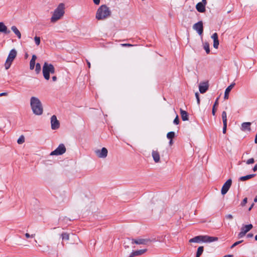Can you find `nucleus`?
Instances as JSON below:
<instances>
[{"label": "nucleus", "instance_id": "f257e3e1", "mask_svg": "<svg viewBox=\"0 0 257 257\" xmlns=\"http://www.w3.org/2000/svg\"><path fill=\"white\" fill-rule=\"evenodd\" d=\"M30 105L33 112L37 115H41L43 112V108L40 100L36 97L33 96L30 99Z\"/></svg>", "mask_w": 257, "mask_h": 257}, {"label": "nucleus", "instance_id": "f03ea898", "mask_svg": "<svg viewBox=\"0 0 257 257\" xmlns=\"http://www.w3.org/2000/svg\"><path fill=\"white\" fill-rule=\"evenodd\" d=\"M64 13L65 5L63 3H60L54 10L52 16L51 18V22L52 23L56 22L63 17Z\"/></svg>", "mask_w": 257, "mask_h": 257}, {"label": "nucleus", "instance_id": "7ed1b4c3", "mask_svg": "<svg viewBox=\"0 0 257 257\" xmlns=\"http://www.w3.org/2000/svg\"><path fill=\"white\" fill-rule=\"evenodd\" d=\"M218 240L217 237L209 236L208 235H198L189 239V242H211Z\"/></svg>", "mask_w": 257, "mask_h": 257}, {"label": "nucleus", "instance_id": "20e7f679", "mask_svg": "<svg viewBox=\"0 0 257 257\" xmlns=\"http://www.w3.org/2000/svg\"><path fill=\"white\" fill-rule=\"evenodd\" d=\"M110 15V11L109 8L106 5H102L98 9L96 14V18L98 20H103Z\"/></svg>", "mask_w": 257, "mask_h": 257}, {"label": "nucleus", "instance_id": "39448f33", "mask_svg": "<svg viewBox=\"0 0 257 257\" xmlns=\"http://www.w3.org/2000/svg\"><path fill=\"white\" fill-rule=\"evenodd\" d=\"M42 72L44 78L48 80L50 79V74L55 73V68L52 64L45 62L43 66Z\"/></svg>", "mask_w": 257, "mask_h": 257}, {"label": "nucleus", "instance_id": "423d86ee", "mask_svg": "<svg viewBox=\"0 0 257 257\" xmlns=\"http://www.w3.org/2000/svg\"><path fill=\"white\" fill-rule=\"evenodd\" d=\"M17 52L15 49H13L10 51L8 56V58L5 63V67L6 70H8V69L10 68L12 62L17 57Z\"/></svg>", "mask_w": 257, "mask_h": 257}, {"label": "nucleus", "instance_id": "0eeeda50", "mask_svg": "<svg viewBox=\"0 0 257 257\" xmlns=\"http://www.w3.org/2000/svg\"><path fill=\"white\" fill-rule=\"evenodd\" d=\"M66 152V148L64 144H61L59 145L58 147L54 151H52L50 155L54 156V155H61L65 153Z\"/></svg>", "mask_w": 257, "mask_h": 257}, {"label": "nucleus", "instance_id": "6e6552de", "mask_svg": "<svg viewBox=\"0 0 257 257\" xmlns=\"http://www.w3.org/2000/svg\"><path fill=\"white\" fill-rule=\"evenodd\" d=\"M232 184V180L231 179H228L223 185L221 193L222 195H225L229 190Z\"/></svg>", "mask_w": 257, "mask_h": 257}, {"label": "nucleus", "instance_id": "1a4fd4ad", "mask_svg": "<svg viewBox=\"0 0 257 257\" xmlns=\"http://www.w3.org/2000/svg\"><path fill=\"white\" fill-rule=\"evenodd\" d=\"M96 155L99 158H105L107 156L108 151L106 148H102L101 150L94 151Z\"/></svg>", "mask_w": 257, "mask_h": 257}, {"label": "nucleus", "instance_id": "9d476101", "mask_svg": "<svg viewBox=\"0 0 257 257\" xmlns=\"http://www.w3.org/2000/svg\"><path fill=\"white\" fill-rule=\"evenodd\" d=\"M51 125L52 130H57L60 127V123L56 116L53 115L51 118Z\"/></svg>", "mask_w": 257, "mask_h": 257}, {"label": "nucleus", "instance_id": "9b49d317", "mask_svg": "<svg viewBox=\"0 0 257 257\" xmlns=\"http://www.w3.org/2000/svg\"><path fill=\"white\" fill-rule=\"evenodd\" d=\"M193 29L196 30L199 35H202L203 31V23L202 21H199L195 24L193 26Z\"/></svg>", "mask_w": 257, "mask_h": 257}, {"label": "nucleus", "instance_id": "f8f14e48", "mask_svg": "<svg viewBox=\"0 0 257 257\" xmlns=\"http://www.w3.org/2000/svg\"><path fill=\"white\" fill-rule=\"evenodd\" d=\"M131 241L132 244H135L137 245L145 244V239L143 238H137L128 239Z\"/></svg>", "mask_w": 257, "mask_h": 257}, {"label": "nucleus", "instance_id": "ddd939ff", "mask_svg": "<svg viewBox=\"0 0 257 257\" xmlns=\"http://www.w3.org/2000/svg\"><path fill=\"white\" fill-rule=\"evenodd\" d=\"M208 89V84L207 82H202L199 84V89L201 93H205Z\"/></svg>", "mask_w": 257, "mask_h": 257}, {"label": "nucleus", "instance_id": "4468645a", "mask_svg": "<svg viewBox=\"0 0 257 257\" xmlns=\"http://www.w3.org/2000/svg\"><path fill=\"white\" fill-rule=\"evenodd\" d=\"M152 156L155 163H158L160 162V156L159 153L157 151H153Z\"/></svg>", "mask_w": 257, "mask_h": 257}, {"label": "nucleus", "instance_id": "2eb2a0df", "mask_svg": "<svg viewBox=\"0 0 257 257\" xmlns=\"http://www.w3.org/2000/svg\"><path fill=\"white\" fill-rule=\"evenodd\" d=\"M145 253V249H141L132 252L128 257L140 256Z\"/></svg>", "mask_w": 257, "mask_h": 257}, {"label": "nucleus", "instance_id": "dca6fc26", "mask_svg": "<svg viewBox=\"0 0 257 257\" xmlns=\"http://www.w3.org/2000/svg\"><path fill=\"white\" fill-rule=\"evenodd\" d=\"M211 38L213 40V47L215 49H217L219 46V41L218 39V35L216 33H214Z\"/></svg>", "mask_w": 257, "mask_h": 257}, {"label": "nucleus", "instance_id": "f3484780", "mask_svg": "<svg viewBox=\"0 0 257 257\" xmlns=\"http://www.w3.org/2000/svg\"><path fill=\"white\" fill-rule=\"evenodd\" d=\"M235 85V83H231L229 86H228L225 89L224 92V98L225 99H227L229 97V93L231 91V90L233 88L234 86Z\"/></svg>", "mask_w": 257, "mask_h": 257}, {"label": "nucleus", "instance_id": "a211bd4d", "mask_svg": "<svg viewBox=\"0 0 257 257\" xmlns=\"http://www.w3.org/2000/svg\"><path fill=\"white\" fill-rule=\"evenodd\" d=\"M0 32L6 34H9L10 31L8 30V28L3 22H0Z\"/></svg>", "mask_w": 257, "mask_h": 257}, {"label": "nucleus", "instance_id": "6ab92c4d", "mask_svg": "<svg viewBox=\"0 0 257 257\" xmlns=\"http://www.w3.org/2000/svg\"><path fill=\"white\" fill-rule=\"evenodd\" d=\"M250 125H251V122H243L241 124V130L242 131H250V130H251Z\"/></svg>", "mask_w": 257, "mask_h": 257}, {"label": "nucleus", "instance_id": "aec40b11", "mask_svg": "<svg viewBox=\"0 0 257 257\" xmlns=\"http://www.w3.org/2000/svg\"><path fill=\"white\" fill-rule=\"evenodd\" d=\"M252 227L253 226L251 224H249L247 225H243L241 228L240 231L246 234L249 230H250L252 228Z\"/></svg>", "mask_w": 257, "mask_h": 257}, {"label": "nucleus", "instance_id": "412c9836", "mask_svg": "<svg viewBox=\"0 0 257 257\" xmlns=\"http://www.w3.org/2000/svg\"><path fill=\"white\" fill-rule=\"evenodd\" d=\"M205 4L202 3H198L196 6V8L199 12L203 13L205 11Z\"/></svg>", "mask_w": 257, "mask_h": 257}, {"label": "nucleus", "instance_id": "4be33fe9", "mask_svg": "<svg viewBox=\"0 0 257 257\" xmlns=\"http://www.w3.org/2000/svg\"><path fill=\"white\" fill-rule=\"evenodd\" d=\"M180 113L182 120L183 121H186L188 120V114L187 111L183 110L182 109H180Z\"/></svg>", "mask_w": 257, "mask_h": 257}, {"label": "nucleus", "instance_id": "5701e85b", "mask_svg": "<svg viewBox=\"0 0 257 257\" xmlns=\"http://www.w3.org/2000/svg\"><path fill=\"white\" fill-rule=\"evenodd\" d=\"M11 29L12 31L17 36L18 38L21 39V34L17 28L16 26H13L11 27Z\"/></svg>", "mask_w": 257, "mask_h": 257}, {"label": "nucleus", "instance_id": "b1692460", "mask_svg": "<svg viewBox=\"0 0 257 257\" xmlns=\"http://www.w3.org/2000/svg\"><path fill=\"white\" fill-rule=\"evenodd\" d=\"M255 175V174H250L245 176H242L239 178V180L241 181H244L253 178Z\"/></svg>", "mask_w": 257, "mask_h": 257}, {"label": "nucleus", "instance_id": "393cba45", "mask_svg": "<svg viewBox=\"0 0 257 257\" xmlns=\"http://www.w3.org/2000/svg\"><path fill=\"white\" fill-rule=\"evenodd\" d=\"M157 241V239L156 238H147L146 239V245H149L151 244L152 242H155Z\"/></svg>", "mask_w": 257, "mask_h": 257}, {"label": "nucleus", "instance_id": "a878e982", "mask_svg": "<svg viewBox=\"0 0 257 257\" xmlns=\"http://www.w3.org/2000/svg\"><path fill=\"white\" fill-rule=\"evenodd\" d=\"M203 250H204L203 246H199L197 249L196 257H199L203 253Z\"/></svg>", "mask_w": 257, "mask_h": 257}, {"label": "nucleus", "instance_id": "bb28decb", "mask_svg": "<svg viewBox=\"0 0 257 257\" xmlns=\"http://www.w3.org/2000/svg\"><path fill=\"white\" fill-rule=\"evenodd\" d=\"M63 241L68 240L69 239V235L68 233L64 232L61 235Z\"/></svg>", "mask_w": 257, "mask_h": 257}, {"label": "nucleus", "instance_id": "cd10ccee", "mask_svg": "<svg viewBox=\"0 0 257 257\" xmlns=\"http://www.w3.org/2000/svg\"><path fill=\"white\" fill-rule=\"evenodd\" d=\"M203 47L206 52L208 54L210 52L209 44L208 42H205L203 44Z\"/></svg>", "mask_w": 257, "mask_h": 257}, {"label": "nucleus", "instance_id": "c85d7f7f", "mask_svg": "<svg viewBox=\"0 0 257 257\" xmlns=\"http://www.w3.org/2000/svg\"><path fill=\"white\" fill-rule=\"evenodd\" d=\"M221 116L223 121V123H227V114L226 112L225 111H223L222 112Z\"/></svg>", "mask_w": 257, "mask_h": 257}, {"label": "nucleus", "instance_id": "c756f323", "mask_svg": "<svg viewBox=\"0 0 257 257\" xmlns=\"http://www.w3.org/2000/svg\"><path fill=\"white\" fill-rule=\"evenodd\" d=\"M175 136V134L174 132H170L167 134V138L169 140H173Z\"/></svg>", "mask_w": 257, "mask_h": 257}, {"label": "nucleus", "instance_id": "7c9ffc66", "mask_svg": "<svg viewBox=\"0 0 257 257\" xmlns=\"http://www.w3.org/2000/svg\"><path fill=\"white\" fill-rule=\"evenodd\" d=\"M25 142V137L24 136L22 135L20 137V138L18 139L17 141V143L19 144H22Z\"/></svg>", "mask_w": 257, "mask_h": 257}, {"label": "nucleus", "instance_id": "2f4dec72", "mask_svg": "<svg viewBox=\"0 0 257 257\" xmlns=\"http://www.w3.org/2000/svg\"><path fill=\"white\" fill-rule=\"evenodd\" d=\"M41 69V65L40 63H37L36 64V68H35V71L38 74L40 73Z\"/></svg>", "mask_w": 257, "mask_h": 257}, {"label": "nucleus", "instance_id": "473e14b6", "mask_svg": "<svg viewBox=\"0 0 257 257\" xmlns=\"http://www.w3.org/2000/svg\"><path fill=\"white\" fill-rule=\"evenodd\" d=\"M243 162H245V163L247 165H250L254 163V160L253 158H250L246 161H243Z\"/></svg>", "mask_w": 257, "mask_h": 257}, {"label": "nucleus", "instance_id": "72a5a7b5", "mask_svg": "<svg viewBox=\"0 0 257 257\" xmlns=\"http://www.w3.org/2000/svg\"><path fill=\"white\" fill-rule=\"evenodd\" d=\"M34 41L36 44L39 46L40 44V38L39 37L35 36L34 37Z\"/></svg>", "mask_w": 257, "mask_h": 257}, {"label": "nucleus", "instance_id": "f704fd0d", "mask_svg": "<svg viewBox=\"0 0 257 257\" xmlns=\"http://www.w3.org/2000/svg\"><path fill=\"white\" fill-rule=\"evenodd\" d=\"M243 242V240L237 241L235 242H234L230 247L231 248H234L236 245H238L239 244L242 243Z\"/></svg>", "mask_w": 257, "mask_h": 257}, {"label": "nucleus", "instance_id": "c9c22d12", "mask_svg": "<svg viewBox=\"0 0 257 257\" xmlns=\"http://www.w3.org/2000/svg\"><path fill=\"white\" fill-rule=\"evenodd\" d=\"M35 62L31 60L30 63V69L31 70L34 69V67H35Z\"/></svg>", "mask_w": 257, "mask_h": 257}, {"label": "nucleus", "instance_id": "e433bc0d", "mask_svg": "<svg viewBox=\"0 0 257 257\" xmlns=\"http://www.w3.org/2000/svg\"><path fill=\"white\" fill-rule=\"evenodd\" d=\"M246 234L243 232H242L241 231H240V232L238 233V235H237V237L238 238H242L243 237H244L245 236Z\"/></svg>", "mask_w": 257, "mask_h": 257}, {"label": "nucleus", "instance_id": "4c0bfd02", "mask_svg": "<svg viewBox=\"0 0 257 257\" xmlns=\"http://www.w3.org/2000/svg\"><path fill=\"white\" fill-rule=\"evenodd\" d=\"M173 122L175 124H179V117H178V116L177 115H176L175 118L174 119Z\"/></svg>", "mask_w": 257, "mask_h": 257}, {"label": "nucleus", "instance_id": "58836bf2", "mask_svg": "<svg viewBox=\"0 0 257 257\" xmlns=\"http://www.w3.org/2000/svg\"><path fill=\"white\" fill-rule=\"evenodd\" d=\"M247 198H244L243 199V200H242V202L241 203V205L242 206H244L245 205V204L247 203Z\"/></svg>", "mask_w": 257, "mask_h": 257}, {"label": "nucleus", "instance_id": "ea45409f", "mask_svg": "<svg viewBox=\"0 0 257 257\" xmlns=\"http://www.w3.org/2000/svg\"><path fill=\"white\" fill-rule=\"evenodd\" d=\"M195 97L196 98L198 104H200V99H199L198 92L195 93Z\"/></svg>", "mask_w": 257, "mask_h": 257}, {"label": "nucleus", "instance_id": "a19ab883", "mask_svg": "<svg viewBox=\"0 0 257 257\" xmlns=\"http://www.w3.org/2000/svg\"><path fill=\"white\" fill-rule=\"evenodd\" d=\"M223 130L222 132L223 134H225L226 132V128H227V123H223Z\"/></svg>", "mask_w": 257, "mask_h": 257}, {"label": "nucleus", "instance_id": "79ce46f5", "mask_svg": "<svg viewBox=\"0 0 257 257\" xmlns=\"http://www.w3.org/2000/svg\"><path fill=\"white\" fill-rule=\"evenodd\" d=\"M35 234H32V235H30L29 233H26L25 234V236L27 237V238H29L30 237H34L35 236Z\"/></svg>", "mask_w": 257, "mask_h": 257}, {"label": "nucleus", "instance_id": "37998d69", "mask_svg": "<svg viewBox=\"0 0 257 257\" xmlns=\"http://www.w3.org/2000/svg\"><path fill=\"white\" fill-rule=\"evenodd\" d=\"M225 217L228 219H232L233 216L231 214H227L225 216Z\"/></svg>", "mask_w": 257, "mask_h": 257}, {"label": "nucleus", "instance_id": "c03bdc74", "mask_svg": "<svg viewBox=\"0 0 257 257\" xmlns=\"http://www.w3.org/2000/svg\"><path fill=\"white\" fill-rule=\"evenodd\" d=\"M121 45L122 46V47H129V46H132L133 45L130 44H121Z\"/></svg>", "mask_w": 257, "mask_h": 257}, {"label": "nucleus", "instance_id": "a18cd8bd", "mask_svg": "<svg viewBox=\"0 0 257 257\" xmlns=\"http://www.w3.org/2000/svg\"><path fill=\"white\" fill-rule=\"evenodd\" d=\"M36 59H37V57H36V56L35 55H33L32 56V59H31V61H35H35H36Z\"/></svg>", "mask_w": 257, "mask_h": 257}, {"label": "nucleus", "instance_id": "49530a36", "mask_svg": "<svg viewBox=\"0 0 257 257\" xmlns=\"http://www.w3.org/2000/svg\"><path fill=\"white\" fill-rule=\"evenodd\" d=\"M215 112H216V109L215 108V107L214 106H213V108H212V114L213 115H215Z\"/></svg>", "mask_w": 257, "mask_h": 257}, {"label": "nucleus", "instance_id": "de8ad7c7", "mask_svg": "<svg viewBox=\"0 0 257 257\" xmlns=\"http://www.w3.org/2000/svg\"><path fill=\"white\" fill-rule=\"evenodd\" d=\"M218 99H219V98H217L213 105V106H214V107H215L216 106L218 105Z\"/></svg>", "mask_w": 257, "mask_h": 257}, {"label": "nucleus", "instance_id": "09e8293b", "mask_svg": "<svg viewBox=\"0 0 257 257\" xmlns=\"http://www.w3.org/2000/svg\"><path fill=\"white\" fill-rule=\"evenodd\" d=\"M95 5H98L100 3V0H93Z\"/></svg>", "mask_w": 257, "mask_h": 257}, {"label": "nucleus", "instance_id": "8fccbe9b", "mask_svg": "<svg viewBox=\"0 0 257 257\" xmlns=\"http://www.w3.org/2000/svg\"><path fill=\"white\" fill-rule=\"evenodd\" d=\"M52 79L53 81H56L57 79V78L56 76H54L52 77Z\"/></svg>", "mask_w": 257, "mask_h": 257}, {"label": "nucleus", "instance_id": "3c124183", "mask_svg": "<svg viewBox=\"0 0 257 257\" xmlns=\"http://www.w3.org/2000/svg\"><path fill=\"white\" fill-rule=\"evenodd\" d=\"M252 170L255 172L257 170V164L254 166V167L252 169Z\"/></svg>", "mask_w": 257, "mask_h": 257}, {"label": "nucleus", "instance_id": "603ef678", "mask_svg": "<svg viewBox=\"0 0 257 257\" xmlns=\"http://www.w3.org/2000/svg\"><path fill=\"white\" fill-rule=\"evenodd\" d=\"M253 235L252 233H248L247 235V237H248V238H251V237H252L253 236Z\"/></svg>", "mask_w": 257, "mask_h": 257}, {"label": "nucleus", "instance_id": "864d4df0", "mask_svg": "<svg viewBox=\"0 0 257 257\" xmlns=\"http://www.w3.org/2000/svg\"><path fill=\"white\" fill-rule=\"evenodd\" d=\"M7 95V93L6 92H2L0 93V96H5Z\"/></svg>", "mask_w": 257, "mask_h": 257}, {"label": "nucleus", "instance_id": "5fc2aeb1", "mask_svg": "<svg viewBox=\"0 0 257 257\" xmlns=\"http://www.w3.org/2000/svg\"><path fill=\"white\" fill-rule=\"evenodd\" d=\"M86 61H87V63L88 67L90 68V66H91L90 63L88 60H87Z\"/></svg>", "mask_w": 257, "mask_h": 257}, {"label": "nucleus", "instance_id": "6e6d98bb", "mask_svg": "<svg viewBox=\"0 0 257 257\" xmlns=\"http://www.w3.org/2000/svg\"><path fill=\"white\" fill-rule=\"evenodd\" d=\"M173 143V140H170V141H169V145H170V146H172Z\"/></svg>", "mask_w": 257, "mask_h": 257}, {"label": "nucleus", "instance_id": "4d7b16f0", "mask_svg": "<svg viewBox=\"0 0 257 257\" xmlns=\"http://www.w3.org/2000/svg\"><path fill=\"white\" fill-rule=\"evenodd\" d=\"M254 143H255V144H257V133H256V136H255V137Z\"/></svg>", "mask_w": 257, "mask_h": 257}, {"label": "nucleus", "instance_id": "13d9d810", "mask_svg": "<svg viewBox=\"0 0 257 257\" xmlns=\"http://www.w3.org/2000/svg\"><path fill=\"white\" fill-rule=\"evenodd\" d=\"M253 205H254V204H253V203H252V204L251 205V206H250V207H249V209H248V210H249V211H250V210L252 209V208L253 207Z\"/></svg>", "mask_w": 257, "mask_h": 257}, {"label": "nucleus", "instance_id": "bf43d9fd", "mask_svg": "<svg viewBox=\"0 0 257 257\" xmlns=\"http://www.w3.org/2000/svg\"><path fill=\"white\" fill-rule=\"evenodd\" d=\"M203 4H205V5L206 4V0H202V2Z\"/></svg>", "mask_w": 257, "mask_h": 257}, {"label": "nucleus", "instance_id": "052dcab7", "mask_svg": "<svg viewBox=\"0 0 257 257\" xmlns=\"http://www.w3.org/2000/svg\"><path fill=\"white\" fill-rule=\"evenodd\" d=\"M254 202H257V195L255 197V198L254 199Z\"/></svg>", "mask_w": 257, "mask_h": 257}, {"label": "nucleus", "instance_id": "680f3d73", "mask_svg": "<svg viewBox=\"0 0 257 257\" xmlns=\"http://www.w3.org/2000/svg\"><path fill=\"white\" fill-rule=\"evenodd\" d=\"M226 256H227V257H232L233 255L229 254V255H226Z\"/></svg>", "mask_w": 257, "mask_h": 257}, {"label": "nucleus", "instance_id": "e2e57ef3", "mask_svg": "<svg viewBox=\"0 0 257 257\" xmlns=\"http://www.w3.org/2000/svg\"><path fill=\"white\" fill-rule=\"evenodd\" d=\"M255 240H257V235L255 236Z\"/></svg>", "mask_w": 257, "mask_h": 257}, {"label": "nucleus", "instance_id": "0e129e2a", "mask_svg": "<svg viewBox=\"0 0 257 257\" xmlns=\"http://www.w3.org/2000/svg\"><path fill=\"white\" fill-rule=\"evenodd\" d=\"M223 257H227V256L225 255V256H224Z\"/></svg>", "mask_w": 257, "mask_h": 257}]
</instances>
